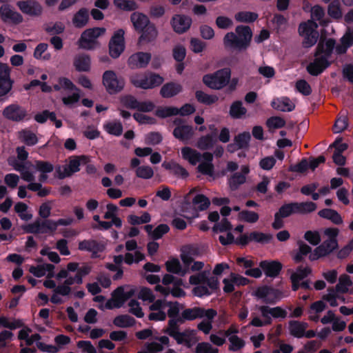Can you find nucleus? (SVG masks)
Here are the masks:
<instances>
[{"label": "nucleus", "instance_id": "46", "mask_svg": "<svg viewBox=\"0 0 353 353\" xmlns=\"http://www.w3.org/2000/svg\"><path fill=\"white\" fill-rule=\"evenodd\" d=\"M192 204L194 206H197L199 210L204 211L209 208L210 205V201L204 194H198L193 198Z\"/></svg>", "mask_w": 353, "mask_h": 353}, {"label": "nucleus", "instance_id": "42", "mask_svg": "<svg viewBox=\"0 0 353 353\" xmlns=\"http://www.w3.org/2000/svg\"><path fill=\"white\" fill-rule=\"evenodd\" d=\"M245 181L246 177L244 174L240 172H235L228 179V184L232 191H236L239 188L240 185L245 183Z\"/></svg>", "mask_w": 353, "mask_h": 353}, {"label": "nucleus", "instance_id": "49", "mask_svg": "<svg viewBox=\"0 0 353 353\" xmlns=\"http://www.w3.org/2000/svg\"><path fill=\"white\" fill-rule=\"evenodd\" d=\"M20 137L22 141L28 146H33L38 143L37 135L28 130H23L20 132Z\"/></svg>", "mask_w": 353, "mask_h": 353}, {"label": "nucleus", "instance_id": "50", "mask_svg": "<svg viewBox=\"0 0 353 353\" xmlns=\"http://www.w3.org/2000/svg\"><path fill=\"white\" fill-rule=\"evenodd\" d=\"M155 115L161 119H165L171 116H176L177 115L176 107H159L155 111Z\"/></svg>", "mask_w": 353, "mask_h": 353}, {"label": "nucleus", "instance_id": "60", "mask_svg": "<svg viewBox=\"0 0 353 353\" xmlns=\"http://www.w3.org/2000/svg\"><path fill=\"white\" fill-rule=\"evenodd\" d=\"M163 140L161 134L159 132H150L145 135V143L147 145H155Z\"/></svg>", "mask_w": 353, "mask_h": 353}, {"label": "nucleus", "instance_id": "5", "mask_svg": "<svg viewBox=\"0 0 353 353\" xmlns=\"http://www.w3.org/2000/svg\"><path fill=\"white\" fill-rule=\"evenodd\" d=\"M316 204L312 201L291 202L281 205L276 213L282 218H287L293 214H304L312 212L316 210Z\"/></svg>", "mask_w": 353, "mask_h": 353}, {"label": "nucleus", "instance_id": "23", "mask_svg": "<svg viewBox=\"0 0 353 353\" xmlns=\"http://www.w3.org/2000/svg\"><path fill=\"white\" fill-rule=\"evenodd\" d=\"M210 129L214 130L213 133H210L201 136L196 142V146L201 150H208L212 149L216 142V129L214 125L210 126Z\"/></svg>", "mask_w": 353, "mask_h": 353}, {"label": "nucleus", "instance_id": "62", "mask_svg": "<svg viewBox=\"0 0 353 353\" xmlns=\"http://www.w3.org/2000/svg\"><path fill=\"white\" fill-rule=\"evenodd\" d=\"M124 256V262L128 265H132L133 263H139L144 259L145 256L139 251H136L134 254L127 252Z\"/></svg>", "mask_w": 353, "mask_h": 353}, {"label": "nucleus", "instance_id": "7", "mask_svg": "<svg viewBox=\"0 0 353 353\" xmlns=\"http://www.w3.org/2000/svg\"><path fill=\"white\" fill-rule=\"evenodd\" d=\"M102 83L106 91L110 94L121 92L125 85L123 77H118L113 70H106L102 76Z\"/></svg>", "mask_w": 353, "mask_h": 353}, {"label": "nucleus", "instance_id": "16", "mask_svg": "<svg viewBox=\"0 0 353 353\" xmlns=\"http://www.w3.org/2000/svg\"><path fill=\"white\" fill-rule=\"evenodd\" d=\"M0 17L4 23H11L18 25L23 22V16L18 12L12 10L8 4H3L0 7Z\"/></svg>", "mask_w": 353, "mask_h": 353}, {"label": "nucleus", "instance_id": "26", "mask_svg": "<svg viewBox=\"0 0 353 353\" xmlns=\"http://www.w3.org/2000/svg\"><path fill=\"white\" fill-rule=\"evenodd\" d=\"M73 65L78 72H88L91 65L90 55L85 53L77 54L74 58Z\"/></svg>", "mask_w": 353, "mask_h": 353}, {"label": "nucleus", "instance_id": "28", "mask_svg": "<svg viewBox=\"0 0 353 353\" xmlns=\"http://www.w3.org/2000/svg\"><path fill=\"white\" fill-rule=\"evenodd\" d=\"M172 134L176 139L185 142L190 140L193 137V128L189 125L175 127Z\"/></svg>", "mask_w": 353, "mask_h": 353}, {"label": "nucleus", "instance_id": "17", "mask_svg": "<svg viewBox=\"0 0 353 353\" xmlns=\"http://www.w3.org/2000/svg\"><path fill=\"white\" fill-rule=\"evenodd\" d=\"M151 60L149 52H138L132 54L128 60V65L131 69L145 68Z\"/></svg>", "mask_w": 353, "mask_h": 353}, {"label": "nucleus", "instance_id": "22", "mask_svg": "<svg viewBox=\"0 0 353 353\" xmlns=\"http://www.w3.org/2000/svg\"><path fill=\"white\" fill-rule=\"evenodd\" d=\"M315 57L314 61L310 63L306 68L307 72L312 76L321 74L331 65V62L325 59V57Z\"/></svg>", "mask_w": 353, "mask_h": 353}, {"label": "nucleus", "instance_id": "31", "mask_svg": "<svg viewBox=\"0 0 353 353\" xmlns=\"http://www.w3.org/2000/svg\"><path fill=\"white\" fill-rule=\"evenodd\" d=\"M308 327L305 322L292 320L289 321L290 334L295 338L301 339L304 337V332Z\"/></svg>", "mask_w": 353, "mask_h": 353}, {"label": "nucleus", "instance_id": "19", "mask_svg": "<svg viewBox=\"0 0 353 353\" xmlns=\"http://www.w3.org/2000/svg\"><path fill=\"white\" fill-rule=\"evenodd\" d=\"M260 268L268 277L275 278L278 276L283 268V265L279 261L263 260L259 263Z\"/></svg>", "mask_w": 353, "mask_h": 353}, {"label": "nucleus", "instance_id": "64", "mask_svg": "<svg viewBox=\"0 0 353 353\" xmlns=\"http://www.w3.org/2000/svg\"><path fill=\"white\" fill-rule=\"evenodd\" d=\"M229 341L231 343L229 346V350L233 352L242 349L245 345V341L236 335L230 336Z\"/></svg>", "mask_w": 353, "mask_h": 353}, {"label": "nucleus", "instance_id": "1", "mask_svg": "<svg viewBox=\"0 0 353 353\" xmlns=\"http://www.w3.org/2000/svg\"><path fill=\"white\" fill-rule=\"evenodd\" d=\"M252 30L248 26L239 25L235 28V32H227L223 38L225 49L230 52H243L247 50L252 42Z\"/></svg>", "mask_w": 353, "mask_h": 353}, {"label": "nucleus", "instance_id": "29", "mask_svg": "<svg viewBox=\"0 0 353 353\" xmlns=\"http://www.w3.org/2000/svg\"><path fill=\"white\" fill-rule=\"evenodd\" d=\"M182 86L174 82H169L164 84L160 90V94L163 98H171L182 91Z\"/></svg>", "mask_w": 353, "mask_h": 353}, {"label": "nucleus", "instance_id": "8", "mask_svg": "<svg viewBox=\"0 0 353 353\" xmlns=\"http://www.w3.org/2000/svg\"><path fill=\"white\" fill-rule=\"evenodd\" d=\"M217 316V312L213 308L205 309L202 307H193L184 309L181 313L183 322L192 321L197 319H214Z\"/></svg>", "mask_w": 353, "mask_h": 353}, {"label": "nucleus", "instance_id": "9", "mask_svg": "<svg viewBox=\"0 0 353 353\" xmlns=\"http://www.w3.org/2000/svg\"><path fill=\"white\" fill-rule=\"evenodd\" d=\"M125 31L120 28L116 30L108 43L109 55L114 59H118L125 49Z\"/></svg>", "mask_w": 353, "mask_h": 353}, {"label": "nucleus", "instance_id": "25", "mask_svg": "<svg viewBox=\"0 0 353 353\" xmlns=\"http://www.w3.org/2000/svg\"><path fill=\"white\" fill-rule=\"evenodd\" d=\"M89 20L90 14L88 9L81 8L74 14L72 22L74 28L81 29L88 24Z\"/></svg>", "mask_w": 353, "mask_h": 353}, {"label": "nucleus", "instance_id": "56", "mask_svg": "<svg viewBox=\"0 0 353 353\" xmlns=\"http://www.w3.org/2000/svg\"><path fill=\"white\" fill-rule=\"evenodd\" d=\"M251 241H254L260 243H268L272 239L271 234H265L261 232L254 231L250 233Z\"/></svg>", "mask_w": 353, "mask_h": 353}, {"label": "nucleus", "instance_id": "45", "mask_svg": "<svg viewBox=\"0 0 353 353\" xmlns=\"http://www.w3.org/2000/svg\"><path fill=\"white\" fill-rule=\"evenodd\" d=\"M259 17L256 12L250 11H240L235 14V19L242 23H252Z\"/></svg>", "mask_w": 353, "mask_h": 353}, {"label": "nucleus", "instance_id": "43", "mask_svg": "<svg viewBox=\"0 0 353 353\" xmlns=\"http://www.w3.org/2000/svg\"><path fill=\"white\" fill-rule=\"evenodd\" d=\"M114 6L119 10L131 12L138 9V5L134 0H114Z\"/></svg>", "mask_w": 353, "mask_h": 353}, {"label": "nucleus", "instance_id": "10", "mask_svg": "<svg viewBox=\"0 0 353 353\" xmlns=\"http://www.w3.org/2000/svg\"><path fill=\"white\" fill-rule=\"evenodd\" d=\"M3 117L12 122L19 123L30 119L28 110L17 103L7 105L2 112Z\"/></svg>", "mask_w": 353, "mask_h": 353}, {"label": "nucleus", "instance_id": "35", "mask_svg": "<svg viewBox=\"0 0 353 353\" xmlns=\"http://www.w3.org/2000/svg\"><path fill=\"white\" fill-rule=\"evenodd\" d=\"M318 214L319 216L331 221L336 225L343 223V219L340 214L335 210L325 208L319 211Z\"/></svg>", "mask_w": 353, "mask_h": 353}, {"label": "nucleus", "instance_id": "6", "mask_svg": "<svg viewBox=\"0 0 353 353\" xmlns=\"http://www.w3.org/2000/svg\"><path fill=\"white\" fill-rule=\"evenodd\" d=\"M106 29L103 27H95L85 30L78 40L79 46L85 50H93L98 44L97 39L103 35Z\"/></svg>", "mask_w": 353, "mask_h": 353}, {"label": "nucleus", "instance_id": "63", "mask_svg": "<svg viewBox=\"0 0 353 353\" xmlns=\"http://www.w3.org/2000/svg\"><path fill=\"white\" fill-rule=\"evenodd\" d=\"M45 220H40V230L41 234L48 232H54L56 231L55 221L52 219H44Z\"/></svg>", "mask_w": 353, "mask_h": 353}, {"label": "nucleus", "instance_id": "61", "mask_svg": "<svg viewBox=\"0 0 353 353\" xmlns=\"http://www.w3.org/2000/svg\"><path fill=\"white\" fill-rule=\"evenodd\" d=\"M136 175L139 178L149 179L154 175L152 168L148 165L139 166L136 170Z\"/></svg>", "mask_w": 353, "mask_h": 353}, {"label": "nucleus", "instance_id": "39", "mask_svg": "<svg viewBox=\"0 0 353 353\" xmlns=\"http://www.w3.org/2000/svg\"><path fill=\"white\" fill-rule=\"evenodd\" d=\"M194 330L186 329L183 332H177L176 334L172 337L179 345L185 344L187 347H190V338L193 334Z\"/></svg>", "mask_w": 353, "mask_h": 353}, {"label": "nucleus", "instance_id": "12", "mask_svg": "<svg viewBox=\"0 0 353 353\" xmlns=\"http://www.w3.org/2000/svg\"><path fill=\"white\" fill-rule=\"evenodd\" d=\"M255 296L261 299L262 302L265 304L274 305L281 299V292L274 288L264 285L256 289Z\"/></svg>", "mask_w": 353, "mask_h": 353}, {"label": "nucleus", "instance_id": "24", "mask_svg": "<svg viewBox=\"0 0 353 353\" xmlns=\"http://www.w3.org/2000/svg\"><path fill=\"white\" fill-rule=\"evenodd\" d=\"M271 106L274 110L281 112H292L295 109V104L288 97H281L274 99Z\"/></svg>", "mask_w": 353, "mask_h": 353}, {"label": "nucleus", "instance_id": "38", "mask_svg": "<svg viewBox=\"0 0 353 353\" xmlns=\"http://www.w3.org/2000/svg\"><path fill=\"white\" fill-rule=\"evenodd\" d=\"M113 323L119 327H130L135 325L136 320L128 314H120L114 319Z\"/></svg>", "mask_w": 353, "mask_h": 353}, {"label": "nucleus", "instance_id": "14", "mask_svg": "<svg viewBox=\"0 0 353 353\" xmlns=\"http://www.w3.org/2000/svg\"><path fill=\"white\" fill-rule=\"evenodd\" d=\"M19 10L30 17H39L43 12L41 5L36 0H25L17 2Z\"/></svg>", "mask_w": 353, "mask_h": 353}, {"label": "nucleus", "instance_id": "44", "mask_svg": "<svg viewBox=\"0 0 353 353\" xmlns=\"http://www.w3.org/2000/svg\"><path fill=\"white\" fill-rule=\"evenodd\" d=\"M251 135L249 132H243L234 137V141L241 150L248 149Z\"/></svg>", "mask_w": 353, "mask_h": 353}, {"label": "nucleus", "instance_id": "41", "mask_svg": "<svg viewBox=\"0 0 353 353\" xmlns=\"http://www.w3.org/2000/svg\"><path fill=\"white\" fill-rule=\"evenodd\" d=\"M195 97L198 102L206 105L214 104L219 100L216 95L208 94L201 90L196 91Z\"/></svg>", "mask_w": 353, "mask_h": 353}, {"label": "nucleus", "instance_id": "33", "mask_svg": "<svg viewBox=\"0 0 353 353\" xmlns=\"http://www.w3.org/2000/svg\"><path fill=\"white\" fill-rule=\"evenodd\" d=\"M162 166L178 177L185 179L189 175L188 172L183 167L173 161L164 162Z\"/></svg>", "mask_w": 353, "mask_h": 353}, {"label": "nucleus", "instance_id": "37", "mask_svg": "<svg viewBox=\"0 0 353 353\" xmlns=\"http://www.w3.org/2000/svg\"><path fill=\"white\" fill-rule=\"evenodd\" d=\"M183 323L184 322L181 316L177 319H169L168 325L163 329V332L172 338L177 332L180 331V325Z\"/></svg>", "mask_w": 353, "mask_h": 353}, {"label": "nucleus", "instance_id": "18", "mask_svg": "<svg viewBox=\"0 0 353 353\" xmlns=\"http://www.w3.org/2000/svg\"><path fill=\"white\" fill-rule=\"evenodd\" d=\"M78 249L81 251H87L92 253V258L95 259L98 256L99 252H102L105 250L103 243L98 242L94 239L83 240L79 242Z\"/></svg>", "mask_w": 353, "mask_h": 353}, {"label": "nucleus", "instance_id": "20", "mask_svg": "<svg viewBox=\"0 0 353 353\" xmlns=\"http://www.w3.org/2000/svg\"><path fill=\"white\" fill-rule=\"evenodd\" d=\"M90 161V159L87 155H73L69 158L68 164L65 168L68 173L69 177L73 174L80 171V166L85 165Z\"/></svg>", "mask_w": 353, "mask_h": 353}, {"label": "nucleus", "instance_id": "51", "mask_svg": "<svg viewBox=\"0 0 353 353\" xmlns=\"http://www.w3.org/2000/svg\"><path fill=\"white\" fill-rule=\"evenodd\" d=\"M34 168L40 173L48 174L52 172L54 169V165L48 161L37 160L34 162Z\"/></svg>", "mask_w": 353, "mask_h": 353}, {"label": "nucleus", "instance_id": "40", "mask_svg": "<svg viewBox=\"0 0 353 353\" xmlns=\"http://www.w3.org/2000/svg\"><path fill=\"white\" fill-rule=\"evenodd\" d=\"M338 247V243H335L334 241H324L320 245L316 247V252H319L320 255L323 257L336 250Z\"/></svg>", "mask_w": 353, "mask_h": 353}, {"label": "nucleus", "instance_id": "58", "mask_svg": "<svg viewBox=\"0 0 353 353\" xmlns=\"http://www.w3.org/2000/svg\"><path fill=\"white\" fill-rule=\"evenodd\" d=\"M165 305L169 307V309L167 312V315L170 319H177L180 317V304L179 302L167 301L165 303Z\"/></svg>", "mask_w": 353, "mask_h": 353}, {"label": "nucleus", "instance_id": "4", "mask_svg": "<svg viewBox=\"0 0 353 353\" xmlns=\"http://www.w3.org/2000/svg\"><path fill=\"white\" fill-rule=\"evenodd\" d=\"M317 28L318 24L313 19L301 22L299 25L298 32L299 35L303 37L302 44L304 48H309L316 44L319 37Z\"/></svg>", "mask_w": 353, "mask_h": 353}, {"label": "nucleus", "instance_id": "27", "mask_svg": "<svg viewBox=\"0 0 353 353\" xmlns=\"http://www.w3.org/2000/svg\"><path fill=\"white\" fill-rule=\"evenodd\" d=\"M141 33L139 38V43H148L154 41L158 35V31L155 25L152 23H149L144 30L139 32Z\"/></svg>", "mask_w": 353, "mask_h": 353}, {"label": "nucleus", "instance_id": "57", "mask_svg": "<svg viewBox=\"0 0 353 353\" xmlns=\"http://www.w3.org/2000/svg\"><path fill=\"white\" fill-rule=\"evenodd\" d=\"M112 295V299H114V302H117L120 305H122L125 300L131 296V294H125L123 287L119 286L113 291Z\"/></svg>", "mask_w": 353, "mask_h": 353}, {"label": "nucleus", "instance_id": "30", "mask_svg": "<svg viewBox=\"0 0 353 353\" xmlns=\"http://www.w3.org/2000/svg\"><path fill=\"white\" fill-rule=\"evenodd\" d=\"M130 20L134 28L138 32L144 30V28L151 23L148 17L141 12H133L130 16Z\"/></svg>", "mask_w": 353, "mask_h": 353}, {"label": "nucleus", "instance_id": "15", "mask_svg": "<svg viewBox=\"0 0 353 353\" xmlns=\"http://www.w3.org/2000/svg\"><path fill=\"white\" fill-rule=\"evenodd\" d=\"M336 45V40L333 38L321 39L315 50L314 57H325V59L332 56Z\"/></svg>", "mask_w": 353, "mask_h": 353}, {"label": "nucleus", "instance_id": "55", "mask_svg": "<svg viewBox=\"0 0 353 353\" xmlns=\"http://www.w3.org/2000/svg\"><path fill=\"white\" fill-rule=\"evenodd\" d=\"M352 285V282L347 275L341 276L339 283L336 284L335 289L337 292L345 294L348 291V287Z\"/></svg>", "mask_w": 353, "mask_h": 353}, {"label": "nucleus", "instance_id": "2", "mask_svg": "<svg viewBox=\"0 0 353 353\" xmlns=\"http://www.w3.org/2000/svg\"><path fill=\"white\" fill-rule=\"evenodd\" d=\"M130 82L137 88L153 89L161 85L164 79L160 74L152 72H136L130 76Z\"/></svg>", "mask_w": 353, "mask_h": 353}, {"label": "nucleus", "instance_id": "53", "mask_svg": "<svg viewBox=\"0 0 353 353\" xmlns=\"http://www.w3.org/2000/svg\"><path fill=\"white\" fill-rule=\"evenodd\" d=\"M327 13L333 19H339L342 18V12L339 0H334L330 3Z\"/></svg>", "mask_w": 353, "mask_h": 353}, {"label": "nucleus", "instance_id": "36", "mask_svg": "<svg viewBox=\"0 0 353 353\" xmlns=\"http://www.w3.org/2000/svg\"><path fill=\"white\" fill-rule=\"evenodd\" d=\"M246 113L247 109L240 100L234 101L230 107L229 114L234 119H241Z\"/></svg>", "mask_w": 353, "mask_h": 353}, {"label": "nucleus", "instance_id": "47", "mask_svg": "<svg viewBox=\"0 0 353 353\" xmlns=\"http://www.w3.org/2000/svg\"><path fill=\"white\" fill-rule=\"evenodd\" d=\"M105 130L110 134L119 137L122 134L123 125L120 121L108 122L104 124Z\"/></svg>", "mask_w": 353, "mask_h": 353}, {"label": "nucleus", "instance_id": "54", "mask_svg": "<svg viewBox=\"0 0 353 353\" xmlns=\"http://www.w3.org/2000/svg\"><path fill=\"white\" fill-rule=\"evenodd\" d=\"M121 103L126 108L131 110H137L138 108L139 101L132 94H125L120 99Z\"/></svg>", "mask_w": 353, "mask_h": 353}, {"label": "nucleus", "instance_id": "52", "mask_svg": "<svg viewBox=\"0 0 353 353\" xmlns=\"http://www.w3.org/2000/svg\"><path fill=\"white\" fill-rule=\"evenodd\" d=\"M24 323L21 319H14L13 321L10 322L7 317L0 316V327H3L10 330H15L22 327Z\"/></svg>", "mask_w": 353, "mask_h": 353}, {"label": "nucleus", "instance_id": "3", "mask_svg": "<svg viewBox=\"0 0 353 353\" xmlns=\"http://www.w3.org/2000/svg\"><path fill=\"white\" fill-rule=\"evenodd\" d=\"M231 70L230 68H223L213 73L203 75V83L212 90H220L225 88L230 82L231 77Z\"/></svg>", "mask_w": 353, "mask_h": 353}, {"label": "nucleus", "instance_id": "13", "mask_svg": "<svg viewBox=\"0 0 353 353\" xmlns=\"http://www.w3.org/2000/svg\"><path fill=\"white\" fill-rule=\"evenodd\" d=\"M192 23V18L183 14H175L170 20V25L176 33L183 34L190 28Z\"/></svg>", "mask_w": 353, "mask_h": 353}, {"label": "nucleus", "instance_id": "59", "mask_svg": "<svg viewBox=\"0 0 353 353\" xmlns=\"http://www.w3.org/2000/svg\"><path fill=\"white\" fill-rule=\"evenodd\" d=\"M296 90L304 96H309L312 93L310 85L305 79H300L296 82Z\"/></svg>", "mask_w": 353, "mask_h": 353}, {"label": "nucleus", "instance_id": "11", "mask_svg": "<svg viewBox=\"0 0 353 353\" xmlns=\"http://www.w3.org/2000/svg\"><path fill=\"white\" fill-rule=\"evenodd\" d=\"M14 81L10 78V68L7 63L0 62V97H6L1 101L8 99V94L12 96V90Z\"/></svg>", "mask_w": 353, "mask_h": 353}, {"label": "nucleus", "instance_id": "34", "mask_svg": "<svg viewBox=\"0 0 353 353\" xmlns=\"http://www.w3.org/2000/svg\"><path fill=\"white\" fill-rule=\"evenodd\" d=\"M181 154L183 159L187 160L193 165L201 160V154L190 147H184L181 149Z\"/></svg>", "mask_w": 353, "mask_h": 353}, {"label": "nucleus", "instance_id": "32", "mask_svg": "<svg viewBox=\"0 0 353 353\" xmlns=\"http://www.w3.org/2000/svg\"><path fill=\"white\" fill-rule=\"evenodd\" d=\"M166 270L172 274H178L181 276H183L187 273V270L183 268L179 260L177 258H172L168 260L165 263Z\"/></svg>", "mask_w": 353, "mask_h": 353}, {"label": "nucleus", "instance_id": "48", "mask_svg": "<svg viewBox=\"0 0 353 353\" xmlns=\"http://www.w3.org/2000/svg\"><path fill=\"white\" fill-rule=\"evenodd\" d=\"M151 221L150 214L144 212L141 216H138L134 214H130L128 216V221L132 225H140L142 223H148Z\"/></svg>", "mask_w": 353, "mask_h": 353}, {"label": "nucleus", "instance_id": "21", "mask_svg": "<svg viewBox=\"0 0 353 353\" xmlns=\"http://www.w3.org/2000/svg\"><path fill=\"white\" fill-rule=\"evenodd\" d=\"M257 310L261 312L263 319H285L288 315L287 311L280 306L270 307L268 305H260L257 306Z\"/></svg>", "mask_w": 353, "mask_h": 353}]
</instances>
